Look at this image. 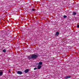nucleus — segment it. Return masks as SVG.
<instances>
[{
    "label": "nucleus",
    "instance_id": "nucleus-1",
    "mask_svg": "<svg viewBox=\"0 0 79 79\" xmlns=\"http://www.w3.org/2000/svg\"><path fill=\"white\" fill-rule=\"evenodd\" d=\"M32 59H36L37 58H38L39 56L35 54H32Z\"/></svg>",
    "mask_w": 79,
    "mask_h": 79
},
{
    "label": "nucleus",
    "instance_id": "nucleus-10",
    "mask_svg": "<svg viewBox=\"0 0 79 79\" xmlns=\"http://www.w3.org/2000/svg\"><path fill=\"white\" fill-rule=\"evenodd\" d=\"M3 52H4V53H5L6 52V49H4L3 50Z\"/></svg>",
    "mask_w": 79,
    "mask_h": 79
},
{
    "label": "nucleus",
    "instance_id": "nucleus-14",
    "mask_svg": "<svg viewBox=\"0 0 79 79\" xmlns=\"http://www.w3.org/2000/svg\"><path fill=\"white\" fill-rule=\"evenodd\" d=\"M34 70H35V69H37V68H34Z\"/></svg>",
    "mask_w": 79,
    "mask_h": 79
},
{
    "label": "nucleus",
    "instance_id": "nucleus-4",
    "mask_svg": "<svg viewBox=\"0 0 79 79\" xmlns=\"http://www.w3.org/2000/svg\"><path fill=\"white\" fill-rule=\"evenodd\" d=\"M37 68L38 69H40V68H42V66L40 65H39L38 66Z\"/></svg>",
    "mask_w": 79,
    "mask_h": 79
},
{
    "label": "nucleus",
    "instance_id": "nucleus-7",
    "mask_svg": "<svg viewBox=\"0 0 79 79\" xmlns=\"http://www.w3.org/2000/svg\"><path fill=\"white\" fill-rule=\"evenodd\" d=\"M42 62L41 61H40L39 62L38 64H39V65H42Z\"/></svg>",
    "mask_w": 79,
    "mask_h": 79
},
{
    "label": "nucleus",
    "instance_id": "nucleus-13",
    "mask_svg": "<svg viewBox=\"0 0 79 79\" xmlns=\"http://www.w3.org/2000/svg\"><path fill=\"white\" fill-rule=\"evenodd\" d=\"M67 78H71V76H68L67 77Z\"/></svg>",
    "mask_w": 79,
    "mask_h": 79
},
{
    "label": "nucleus",
    "instance_id": "nucleus-8",
    "mask_svg": "<svg viewBox=\"0 0 79 79\" xmlns=\"http://www.w3.org/2000/svg\"><path fill=\"white\" fill-rule=\"evenodd\" d=\"M3 75V72L1 71L0 72V76H2Z\"/></svg>",
    "mask_w": 79,
    "mask_h": 79
},
{
    "label": "nucleus",
    "instance_id": "nucleus-6",
    "mask_svg": "<svg viewBox=\"0 0 79 79\" xmlns=\"http://www.w3.org/2000/svg\"><path fill=\"white\" fill-rule=\"evenodd\" d=\"M60 33L58 32H57L56 33L55 35H56L57 36H58L59 35V34Z\"/></svg>",
    "mask_w": 79,
    "mask_h": 79
},
{
    "label": "nucleus",
    "instance_id": "nucleus-15",
    "mask_svg": "<svg viewBox=\"0 0 79 79\" xmlns=\"http://www.w3.org/2000/svg\"><path fill=\"white\" fill-rule=\"evenodd\" d=\"M77 28H79V25H77Z\"/></svg>",
    "mask_w": 79,
    "mask_h": 79
},
{
    "label": "nucleus",
    "instance_id": "nucleus-5",
    "mask_svg": "<svg viewBox=\"0 0 79 79\" xmlns=\"http://www.w3.org/2000/svg\"><path fill=\"white\" fill-rule=\"evenodd\" d=\"M28 58L29 59H31V60H32V56H28Z\"/></svg>",
    "mask_w": 79,
    "mask_h": 79
},
{
    "label": "nucleus",
    "instance_id": "nucleus-9",
    "mask_svg": "<svg viewBox=\"0 0 79 79\" xmlns=\"http://www.w3.org/2000/svg\"><path fill=\"white\" fill-rule=\"evenodd\" d=\"M77 13L75 12H73V15H76V14Z\"/></svg>",
    "mask_w": 79,
    "mask_h": 79
},
{
    "label": "nucleus",
    "instance_id": "nucleus-3",
    "mask_svg": "<svg viewBox=\"0 0 79 79\" xmlns=\"http://www.w3.org/2000/svg\"><path fill=\"white\" fill-rule=\"evenodd\" d=\"M29 71V69H27L24 71V73H27Z\"/></svg>",
    "mask_w": 79,
    "mask_h": 79
},
{
    "label": "nucleus",
    "instance_id": "nucleus-2",
    "mask_svg": "<svg viewBox=\"0 0 79 79\" xmlns=\"http://www.w3.org/2000/svg\"><path fill=\"white\" fill-rule=\"evenodd\" d=\"M17 74H23V72L21 71H17Z\"/></svg>",
    "mask_w": 79,
    "mask_h": 79
},
{
    "label": "nucleus",
    "instance_id": "nucleus-16",
    "mask_svg": "<svg viewBox=\"0 0 79 79\" xmlns=\"http://www.w3.org/2000/svg\"><path fill=\"white\" fill-rule=\"evenodd\" d=\"M65 79H68L67 77H65Z\"/></svg>",
    "mask_w": 79,
    "mask_h": 79
},
{
    "label": "nucleus",
    "instance_id": "nucleus-12",
    "mask_svg": "<svg viewBox=\"0 0 79 79\" xmlns=\"http://www.w3.org/2000/svg\"><path fill=\"white\" fill-rule=\"evenodd\" d=\"M64 18H67V16L66 15H64Z\"/></svg>",
    "mask_w": 79,
    "mask_h": 79
},
{
    "label": "nucleus",
    "instance_id": "nucleus-11",
    "mask_svg": "<svg viewBox=\"0 0 79 79\" xmlns=\"http://www.w3.org/2000/svg\"><path fill=\"white\" fill-rule=\"evenodd\" d=\"M32 11H35V9H32L31 10Z\"/></svg>",
    "mask_w": 79,
    "mask_h": 79
}]
</instances>
